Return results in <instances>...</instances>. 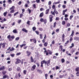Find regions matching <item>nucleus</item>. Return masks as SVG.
I'll list each match as a JSON object with an SVG mask.
<instances>
[{"mask_svg":"<svg viewBox=\"0 0 79 79\" xmlns=\"http://www.w3.org/2000/svg\"><path fill=\"white\" fill-rule=\"evenodd\" d=\"M50 60H49L47 61H46L45 63V64H47V66H48L50 65Z\"/></svg>","mask_w":79,"mask_h":79,"instance_id":"1","label":"nucleus"},{"mask_svg":"<svg viewBox=\"0 0 79 79\" xmlns=\"http://www.w3.org/2000/svg\"><path fill=\"white\" fill-rule=\"evenodd\" d=\"M35 68H36V65H34L31 68V70L33 71L35 70Z\"/></svg>","mask_w":79,"mask_h":79,"instance_id":"2","label":"nucleus"},{"mask_svg":"<svg viewBox=\"0 0 79 79\" xmlns=\"http://www.w3.org/2000/svg\"><path fill=\"white\" fill-rule=\"evenodd\" d=\"M7 38L8 39L9 41H12V40H13L11 38V35H8L7 37Z\"/></svg>","mask_w":79,"mask_h":79,"instance_id":"3","label":"nucleus"},{"mask_svg":"<svg viewBox=\"0 0 79 79\" xmlns=\"http://www.w3.org/2000/svg\"><path fill=\"white\" fill-rule=\"evenodd\" d=\"M5 44H6V43H1L0 45H2V48H5Z\"/></svg>","mask_w":79,"mask_h":79,"instance_id":"4","label":"nucleus"},{"mask_svg":"<svg viewBox=\"0 0 79 79\" xmlns=\"http://www.w3.org/2000/svg\"><path fill=\"white\" fill-rule=\"evenodd\" d=\"M27 54V56H30V55H31V52L28 51H27L26 52Z\"/></svg>","mask_w":79,"mask_h":79,"instance_id":"5","label":"nucleus"},{"mask_svg":"<svg viewBox=\"0 0 79 79\" xmlns=\"http://www.w3.org/2000/svg\"><path fill=\"white\" fill-rule=\"evenodd\" d=\"M74 40L76 41H77V40H79V38L78 37L75 36L74 38Z\"/></svg>","mask_w":79,"mask_h":79,"instance_id":"6","label":"nucleus"},{"mask_svg":"<svg viewBox=\"0 0 79 79\" xmlns=\"http://www.w3.org/2000/svg\"><path fill=\"white\" fill-rule=\"evenodd\" d=\"M22 31L24 32H27V30H26V28H23L22 29Z\"/></svg>","mask_w":79,"mask_h":79,"instance_id":"7","label":"nucleus"},{"mask_svg":"<svg viewBox=\"0 0 79 79\" xmlns=\"http://www.w3.org/2000/svg\"><path fill=\"white\" fill-rule=\"evenodd\" d=\"M5 67L4 66H2L0 68V71H2V70H4L5 69Z\"/></svg>","mask_w":79,"mask_h":79,"instance_id":"8","label":"nucleus"},{"mask_svg":"<svg viewBox=\"0 0 79 79\" xmlns=\"http://www.w3.org/2000/svg\"><path fill=\"white\" fill-rule=\"evenodd\" d=\"M68 11V9H66L65 10H63V15H65V12H66Z\"/></svg>","mask_w":79,"mask_h":79,"instance_id":"9","label":"nucleus"},{"mask_svg":"<svg viewBox=\"0 0 79 79\" xmlns=\"http://www.w3.org/2000/svg\"><path fill=\"white\" fill-rule=\"evenodd\" d=\"M74 30H72V34L70 36H73L74 35Z\"/></svg>","mask_w":79,"mask_h":79,"instance_id":"10","label":"nucleus"},{"mask_svg":"<svg viewBox=\"0 0 79 79\" xmlns=\"http://www.w3.org/2000/svg\"><path fill=\"white\" fill-rule=\"evenodd\" d=\"M73 36H70L69 37L70 38L69 40L70 42H72V41L73 40Z\"/></svg>","mask_w":79,"mask_h":79,"instance_id":"11","label":"nucleus"},{"mask_svg":"<svg viewBox=\"0 0 79 79\" xmlns=\"http://www.w3.org/2000/svg\"><path fill=\"white\" fill-rule=\"evenodd\" d=\"M48 12H49V9H47L45 11L46 14L47 15L48 13Z\"/></svg>","mask_w":79,"mask_h":79,"instance_id":"12","label":"nucleus"},{"mask_svg":"<svg viewBox=\"0 0 79 79\" xmlns=\"http://www.w3.org/2000/svg\"><path fill=\"white\" fill-rule=\"evenodd\" d=\"M43 16H44V13L43 12H42L40 15V18H42V17Z\"/></svg>","mask_w":79,"mask_h":79,"instance_id":"13","label":"nucleus"},{"mask_svg":"<svg viewBox=\"0 0 79 79\" xmlns=\"http://www.w3.org/2000/svg\"><path fill=\"white\" fill-rule=\"evenodd\" d=\"M51 13L52 15H54V16H55V12H53L52 11H51Z\"/></svg>","mask_w":79,"mask_h":79,"instance_id":"14","label":"nucleus"},{"mask_svg":"<svg viewBox=\"0 0 79 79\" xmlns=\"http://www.w3.org/2000/svg\"><path fill=\"white\" fill-rule=\"evenodd\" d=\"M26 44H23L21 45H20V47L21 48H22V47H24L25 46H26Z\"/></svg>","mask_w":79,"mask_h":79,"instance_id":"15","label":"nucleus"},{"mask_svg":"<svg viewBox=\"0 0 79 79\" xmlns=\"http://www.w3.org/2000/svg\"><path fill=\"white\" fill-rule=\"evenodd\" d=\"M62 25H63L64 26L65 25V24H66V22H65V21H62Z\"/></svg>","mask_w":79,"mask_h":79,"instance_id":"16","label":"nucleus"},{"mask_svg":"<svg viewBox=\"0 0 79 79\" xmlns=\"http://www.w3.org/2000/svg\"><path fill=\"white\" fill-rule=\"evenodd\" d=\"M54 12H55L56 14V15H58V12H57V11H56V9H54Z\"/></svg>","mask_w":79,"mask_h":79,"instance_id":"17","label":"nucleus"},{"mask_svg":"<svg viewBox=\"0 0 79 79\" xmlns=\"http://www.w3.org/2000/svg\"><path fill=\"white\" fill-rule=\"evenodd\" d=\"M48 45V43L47 42H45L44 44V47H47Z\"/></svg>","mask_w":79,"mask_h":79,"instance_id":"18","label":"nucleus"},{"mask_svg":"<svg viewBox=\"0 0 79 79\" xmlns=\"http://www.w3.org/2000/svg\"><path fill=\"white\" fill-rule=\"evenodd\" d=\"M8 2H9V4H11L12 3V1L11 0H9L8 1Z\"/></svg>","mask_w":79,"mask_h":79,"instance_id":"19","label":"nucleus"},{"mask_svg":"<svg viewBox=\"0 0 79 79\" xmlns=\"http://www.w3.org/2000/svg\"><path fill=\"white\" fill-rule=\"evenodd\" d=\"M45 62L46 60H44L41 62V64H44V63H45Z\"/></svg>","mask_w":79,"mask_h":79,"instance_id":"20","label":"nucleus"},{"mask_svg":"<svg viewBox=\"0 0 79 79\" xmlns=\"http://www.w3.org/2000/svg\"><path fill=\"white\" fill-rule=\"evenodd\" d=\"M76 71L77 72V71H79V67H77L76 68V69H75Z\"/></svg>","mask_w":79,"mask_h":79,"instance_id":"21","label":"nucleus"},{"mask_svg":"<svg viewBox=\"0 0 79 79\" xmlns=\"http://www.w3.org/2000/svg\"><path fill=\"white\" fill-rule=\"evenodd\" d=\"M38 72H39L40 74H42V70H37Z\"/></svg>","mask_w":79,"mask_h":79,"instance_id":"22","label":"nucleus"},{"mask_svg":"<svg viewBox=\"0 0 79 79\" xmlns=\"http://www.w3.org/2000/svg\"><path fill=\"white\" fill-rule=\"evenodd\" d=\"M32 30L33 31H35V30H36V28H35V27H32Z\"/></svg>","mask_w":79,"mask_h":79,"instance_id":"23","label":"nucleus"},{"mask_svg":"<svg viewBox=\"0 0 79 79\" xmlns=\"http://www.w3.org/2000/svg\"><path fill=\"white\" fill-rule=\"evenodd\" d=\"M2 74H3V75H5L6 73V72L5 71H3L2 72Z\"/></svg>","mask_w":79,"mask_h":79,"instance_id":"24","label":"nucleus"},{"mask_svg":"<svg viewBox=\"0 0 79 79\" xmlns=\"http://www.w3.org/2000/svg\"><path fill=\"white\" fill-rule=\"evenodd\" d=\"M17 60L18 61V63H21V60H19V59H17Z\"/></svg>","mask_w":79,"mask_h":79,"instance_id":"25","label":"nucleus"},{"mask_svg":"<svg viewBox=\"0 0 79 79\" xmlns=\"http://www.w3.org/2000/svg\"><path fill=\"white\" fill-rule=\"evenodd\" d=\"M15 50V48H12L11 49H10V52H12V51H13V50Z\"/></svg>","mask_w":79,"mask_h":79,"instance_id":"26","label":"nucleus"},{"mask_svg":"<svg viewBox=\"0 0 79 79\" xmlns=\"http://www.w3.org/2000/svg\"><path fill=\"white\" fill-rule=\"evenodd\" d=\"M12 9V10H14V9H15V6H12V7H11L10 8V10H11Z\"/></svg>","mask_w":79,"mask_h":79,"instance_id":"27","label":"nucleus"},{"mask_svg":"<svg viewBox=\"0 0 79 79\" xmlns=\"http://www.w3.org/2000/svg\"><path fill=\"white\" fill-rule=\"evenodd\" d=\"M27 11H29V14H30V13H31V10H30V9H29V8L28 9Z\"/></svg>","mask_w":79,"mask_h":79,"instance_id":"28","label":"nucleus"},{"mask_svg":"<svg viewBox=\"0 0 79 79\" xmlns=\"http://www.w3.org/2000/svg\"><path fill=\"white\" fill-rule=\"evenodd\" d=\"M13 32L15 34H16V33H17V31H16V30L15 29L13 31Z\"/></svg>","mask_w":79,"mask_h":79,"instance_id":"29","label":"nucleus"},{"mask_svg":"<svg viewBox=\"0 0 79 79\" xmlns=\"http://www.w3.org/2000/svg\"><path fill=\"white\" fill-rule=\"evenodd\" d=\"M71 24H70V23H67V27H69V26H70Z\"/></svg>","mask_w":79,"mask_h":79,"instance_id":"30","label":"nucleus"},{"mask_svg":"<svg viewBox=\"0 0 79 79\" xmlns=\"http://www.w3.org/2000/svg\"><path fill=\"white\" fill-rule=\"evenodd\" d=\"M6 14H7V12H4L3 14V15L4 16H5L6 15Z\"/></svg>","mask_w":79,"mask_h":79,"instance_id":"31","label":"nucleus"},{"mask_svg":"<svg viewBox=\"0 0 79 79\" xmlns=\"http://www.w3.org/2000/svg\"><path fill=\"white\" fill-rule=\"evenodd\" d=\"M61 61H62V63H63L64 62V59H61Z\"/></svg>","mask_w":79,"mask_h":79,"instance_id":"32","label":"nucleus"},{"mask_svg":"<svg viewBox=\"0 0 79 79\" xmlns=\"http://www.w3.org/2000/svg\"><path fill=\"white\" fill-rule=\"evenodd\" d=\"M56 22H55L54 23V26L53 27H55V26H56Z\"/></svg>","mask_w":79,"mask_h":79,"instance_id":"33","label":"nucleus"},{"mask_svg":"<svg viewBox=\"0 0 79 79\" xmlns=\"http://www.w3.org/2000/svg\"><path fill=\"white\" fill-rule=\"evenodd\" d=\"M49 19H52L53 15H50L49 17Z\"/></svg>","mask_w":79,"mask_h":79,"instance_id":"34","label":"nucleus"},{"mask_svg":"<svg viewBox=\"0 0 79 79\" xmlns=\"http://www.w3.org/2000/svg\"><path fill=\"white\" fill-rule=\"evenodd\" d=\"M60 31V30L59 29H57L56 30V32H57V33H58L59 32V31Z\"/></svg>","mask_w":79,"mask_h":79,"instance_id":"35","label":"nucleus"},{"mask_svg":"<svg viewBox=\"0 0 79 79\" xmlns=\"http://www.w3.org/2000/svg\"><path fill=\"white\" fill-rule=\"evenodd\" d=\"M44 49L45 50V51L44 52V54H45V52H47V50H46V48H44Z\"/></svg>","mask_w":79,"mask_h":79,"instance_id":"36","label":"nucleus"},{"mask_svg":"<svg viewBox=\"0 0 79 79\" xmlns=\"http://www.w3.org/2000/svg\"><path fill=\"white\" fill-rule=\"evenodd\" d=\"M44 19H43V18H41L40 19V21H41V22H44Z\"/></svg>","mask_w":79,"mask_h":79,"instance_id":"37","label":"nucleus"},{"mask_svg":"<svg viewBox=\"0 0 79 79\" xmlns=\"http://www.w3.org/2000/svg\"><path fill=\"white\" fill-rule=\"evenodd\" d=\"M26 72H27V71H26V70H23V73H24V74H26Z\"/></svg>","mask_w":79,"mask_h":79,"instance_id":"38","label":"nucleus"},{"mask_svg":"<svg viewBox=\"0 0 79 79\" xmlns=\"http://www.w3.org/2000/svg\"><path fill=\"white\" fill-rule=\"evenodd\" d=\"M21 54V52H19L18 53H17L16 55L17 56H18V55H20Z\"/></svg>","mask_w":79,"mask_h":79,"instance_id":"39","label":"nucleus"},{"mask_svg":"<svg viewBox=\"0 0 79 79\" xmlns=\"http://www.w3.org/2000/svg\"><path fill=\"white\" fill-rule=\"evenodd\" d=\"M46 39V38H44L43 40H42V42H43V43H44L45 42V40Z\"/></svg>","mask_w":79,"mask_h":79,"instance_id":"40","label":"nucleus"},{"mask_svg":"<svg viewBox=\"0 0 79 79\" xmlns=\"http://www.w3.org/2000/svg\"><path fill=\"white\" fill-rule=\"evenodd\" d=\"M10 56H12V57H14V56H15V54H10Z\"/></svg>","mask_w":79,"mask_h":79,"instance_id":"41","label":"nucleus"},{"mask_svg":"<svg viewBox=\"0 0 79 79\" xmlns=\"http://www.w3.org/2000/svg\"><path fill=\"white\" fill-rule=\"evenodd\" d=\"M18 13H19V12H17L14 14V16H15L16 15H17V14H18Z\"/></svg>","mask_w":79,"mask_h":79,"instance_id":"42","label":"nucleus"},{"mask_svg":"<svg viewBox=\"0 0 79 79\" xmlns=\"http://www.w3.org/2000/svg\"><path fill=\"white\" fill-rule=\"evenodd\" d=\"M11 39H15V36H12L10 37Z\"/></svg>","mask_w":79,"mask_h":79,"instance_id":"43","label":"nucleus"},{"mask_svg":"<svg viewBox=\"0 0 79 79\" xmlns=\"http://www.w3.org/2000/svg\"><path fill=\"white\" fill-rule=\"evenodd\" d=\"M45 78L46 79H47V77H48V75L47 74H46L45 75Z\"/></svg>","mask_w":79,"mask_h":79,"instance_id":"44","label":"nucleus"},{"mask_svg":"<svg viewBox=\"0 0 79 79\" xmlns=\"http://www.w3.org/2000/svg\"><path fill=\"white\" fill-rule=\"evenodd\" d=\"M14 12H15V10L14 9H13L10 12L11 13H14Z\"/></svg>","mask_w":79,"mask_h":79,"instance_id":"45","label":"nucleus"},{"mask_svg":"<svg viewBox=\"0 0 79 79\" xmlns=\"http://www.w3.org/2000/svg\"><path fill=\"white\" fill-rule=\"evenodd\" d=\"M23 16V15L22 14H21L20 15V18H22V16Z\"/></svg>","mask_w":79,"mask_h":79,"instance_id":"46","label":"nucleus"},{"mask_svg":"<svg viewBox=\"0 0 79 79\" xmlns=\"http://www.w3.org/2000/svg\"><path fill=\"white\" fill-rule=\"evenodd\" d=\"M19 39V37H17L15 39V40L18 41Z\"/></svg>","mask_w":79,"mask_h":79,"instance_id":"47","label":"nucleus"},{"mask_svg":"<svg viewBox=\"0 0 79 79\" xmlns=\"http://www.w3.org/2000/svg\"><path fill=\"white\" fill-rule=\"evenodd\" d=\"M19 70H20V68L18 67L17 69V71H19Z\"/></svg>","mask_w":79,"mask_h":79,"instance_id":"48","label":"nucleus"},{"mask_svg":"<svg viewBox=\"0 0 79 79\" xmlns=\"http://www.w3.org/2000/svg\"><path fill=\"white\" fill-rule=\"evenodd\" d=\"M36 2L38 3H40V0H36Z\"/></svg>","mask_w":79,"mask_h":79,"instance_id":"49","label":"nucleus"},{"mask_svg":"<svg viewBox=\"0 0 79 79\" xmlns=\"http://www.w3.org/2000/svg\"><path fill=\"white\" fill-rule=\"evenodd\" d=\"M25 66H27V63L26 62H24Z\"/></svg>","mask_w":79,"mask_h":79,"instance_id":"50","label":"nucleus"},{"mask_svg":"<svg viewBox=\"0 0 79 79\" xmlns=\"http://www.w3.org/2000/svg\"><path fill=\"white\" fill-rule=\"evenodd\" d=\"M35 32L36 33V34H37V35H39V31H35Z\"/></svg>","mask_w":79,"mask_h":79,"instance_id":"51","label":"nucleus"},{"mask_svg":"<svg viewBox=\"0 0 79 79\" xmlns=\"http://www.w3.org/2000/svg\"><path fill=\"white\" fill-rule=\"evenodd\" d=\"M7 77V76L6 75L3 76V79H5V78H6Z\"/></svg>","mask_w":79,"mask_h":79,"instance_id":"52","label":"nucleus"},{"mask_svg":"<svg viewBox=\"0 0 79 79\" xmlns=\"http://www.w3.org/2000/svg\"><path fill=\"white\" fill-rule=\"evenodd\" d=\"M33 42H34V43H35V44H36V39H33Z\"/></svg>","mask_w":79,"mask_h":79,"instance_id":"53","label":"nucleus"},{"mask_svg":"<svg viewBox=\"0 0 79 79\" xmlns=\"http://www.w3.org/2000/svg\"><path fill=\"white\" fill-rule=\"evenodd\" d=\"M39 30H40V31H43V29L42 28H39Z\"/></svg>","mask_w":79,"mask_h":79,"instance_id":"54","label":"nucleus"},{"mask_svg":"<svg viewBox=\"0 0 79 79\" xmlns=\"http://www.w3.org/2000/svg\"><path fill=\"white\" fill-rule=\"evenodd\" d=\"M68 43H69V41L68 40L67 41H66V42L65 43V45H64L65 46V45H67V44H68Z\"/></svg>","mask_w":79,"mask_h":79,"instance_id":"55","label":"nucleus"},{"mask_svg":"<svg viewBox=\"0 0 79 79\" xmlns=\"http://www.w3.org/2000/svg\"><path fill=\"white\" fill-rule=\"evenodd\" d=\"M52 8L53 9H55V5H53L52 6Z\"/></svg>","mask_w":79,"mask_h":79,"instance_id":"56","label":"nucleus"},{"mask_svg":"<svg viewBox=\"0 0 79 79\" xmlns=\"http://www.w3.org/2000/svg\"><path fill=\"white\" fill-rule=\"evenodd\" d=\"M30 23V21H28L27 23L28 24V25H30V24L29 23Z\"/></svg>","mask_w":79,"mask_h":79,"instance_id":"57","label":"nucleus"},{"mask_svg":"<svg viewBox=\"0 0 79 79\" xmlns=\"http://www.w3.org/2000/svg\"><path fill=\"white\" fill-rule=\"evenodd\" d=\"M22 2L21 1H19V3L18 4L19 5H21V4Z\"/></svg>","mask_w":79,"mask_h":79,"instance_id":"58","label":"nucleus"},{"mask_svg":"<svg viewBox=\"0 0 79 79\" xmlns=\"http://www.w3.org/2000/svg\"><path fill=\"white\" fill-rule=\"evenodd\" d=\"M76 74L77 76H79V72H77L76 73Z\"/></svg>","mask_w":79,"mask_h":79,"instance_id":"59","label":"nucleus"},{"mask_svg":"<svg viewBox=\"0 0 79 79\" xmlns=\"http://www.w3.org/2000/svg\"><path fill=\"white\" fill-rule=\"evenodd\" d=\"M44 24H45V23H47V20L46 19H44Z\"/></svg>","mask_w":79,"mask_h":79,"instance_id":"60","label":"nucleus"},{"mask_svg":"<svg viewBox=\"0 0 79 79\" xmlns=\"http://www.w3.org/2000/svg\"><path fill=\"white\" fill-rule=\"evenodd\" d=\"M59 69V67L56 66V69Z\"/></svg>","mask_w":79,"mask_h":79,"instance_id":"61","label":"nucleus"},{"mask_svg":"<svg viewBox=\"0 0 79 79\" xmlns=\"http://www.w3.org/2000/svg\"><path fill=\"white\" fill-rule=\"evenodd\" d=\"M62 7H63V8H66V6H65L64 5H63L62 6Z\"/></svg>","mask_w":79,"mask_h":79,"instance_id":"62","label":"nucleus"},{"mask_svg":"<svg viewBox=\"0 0 79 79\" xmlns=\"http://www.w3.org/2000/svg\"><path fill=\"white\" fill-rule=\"evenodd\" d=\"M51 4H52V2H51V1L49 2L48 4L49 5H50Z\"/></svg>","mask_w":79,"mask_h":79,"instance_id":"63","label":"nucleus"},{"mask_svg":"<svg viewBox=\"0 0 79 79\" xmlns=\"http://www.w3.org/2000/svg\"><path fill=\"white\" fill-rule=\"evenodd\" d=\"M57 58V57H56V56H53V59H56Z\"/></svg>","mask_w":79,"mask_h":79,"instance_id":"64","label":"nucleus"}]
</instances>
